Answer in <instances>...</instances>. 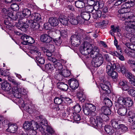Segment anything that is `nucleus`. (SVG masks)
Wrapping results in <instances>:
<instances>
[{
  "instance_id": "f257e3e1",
  "label": "nucleus",
  "mask_w": 135,
  "mask_h": 135,
  "mask_svg": "<svg viewBox=\"0 0 135 135\" xmlns=\"http://www.w3.org/2000/svg\"><path fill=\"white\" fill-rule=\"evenodd\" d=\"M84 49V53L83 52V54H90L91 57H93L92 64L93 66L96 67H99L102 64L104 59L102 55L99 53V50L97 46L93 47L89 43H85Z\"/></svg>"
},
{
  "instance_id": "f03ea898",
  "label": "nucleus",
  "mask_w": 135,
  "mask_h": 135,
  "mask_svg": "<svg viewBox=\"0 0 135 135\" xmlns=\"http://www.w3.org/2000/svg\"><path fill=\"white\" fill-rule=\"evenodd\" d=\"M32 15L33 20H28L26 23L22 21L19 22L18 26L21 30L26 31V28L28 26L33 28L34 30H37L40 27L39 23L42 20L41 15L38 13H34Z\"/></svg>"
},
{
  "instance_id": "7ed1b4c3",
  "label": "nucleus",
  "mask_w": 135,
  "mask_h": 135,
  "mask_svg": "<svg viewBox=\"0 0 135 135\" xmlns=\"http://www.w3.org/2000/svg\"><path fill=\"white\" fill-rule=\"evenodd\" d=\"M122 42L124 44V46L126 48L124 51L125 53L128 56H132L134 52L131 51V50L135 51V45L125 41L124 38H123Z\"/></svg>"
},
{
  "instance_id": "20e7f679",
  "label": "nucleus",
  "mask_w": 135,
  "mask_h": 135,
  "mask_svg": "<svg viewBox=\"0 0 135 135\" xmlns=\"http://www.w3.org/2000/svg\"><path fill=\"white\" fill-rule=\"evenodd\" d=\"M54 68L56 69L55 73V78L59 81L62 80L64 79L62 72V65L60 62H56L54 64Z\"/></svg>"
},
{
  "instance_id": "39448f33",
  "label": "nucleus",
  "mask_w": 135,
  "mask_h": 135,
  "mask_svg": "<svg viewBox=\"0 0 135 135\" xmlns=\"http://www.w3.org/2000/svg\"><path fill=\"white\" fill-rule=\"evenodd\" d=\"M103 121V119L100 117L97 116L95 118L92 117H90L89 122L90 124L93 126L100 127L102 126Z\"/></svg>"
},
{
  "instance_id": "423d86ee",
  "label": "nucleus",
  "mask_w": 135,
  "mask_h": 135,
  "mask_svg": "<svg viewBox=\"0 0 135 135\" xmlns=\"http://www.w3.org/2000/svg\"><path fill=\"white\" fill-rule=\"evenodd\" d=\"M72 45L74 46H78L80 44L83 40L81 36L76 34L72 36L70 39Z\"/></svg>"
},
{
  "instance_id": "0eeeda50",
  "label": "nucleus",
  "mask_w": 135,
  "mask_h": 135,
  "mask_svg": "<svg viewBox=\"0 0 135 135\" xmlns=\"http://www.w3.org/2000/svg\"><path fill=\"white\" fill-rule=\"evenodd\" d=\"M68 82L70 86L73 90L77 89L79 86L78 81L75 78H71L68 80Z\"/></svg>"
},
{
  "instance_id": "6e6552de",
  "label": "nucleus",
  "mask_w": 135,
  "mask_h": 135,
  "mask_svg": "<svg viewBox=\"0 0 135 135\" xmlns=\"http://www.w3.org/2000/svg\"><path fill=\"white\" fill-rule=\"evenodd\" d=\"M40 40L42 42L49 43L52 41V38L50 36L47 34H43L40 36Z\"/></svg>"
},
{
  "instance_id": "1a4fd4ad",
  "label": "nucleus",
  "mask_w": 135,
  "mask_h": 135,
  "mask_svg": "<svg viewBox=\"0 0 135 135\" xmlns=\"http://www.w3.org/2000/svg\"><path fill=\"white\" fill-rule=\"evenodd\" d=\"M115 64L109 62H108L106 66V73L108 74H110L111 72L114 71L115 70Z\"/></svg>"
},
{
  "instance_id": "9d476101",
  "label": "nucleus",
  "mask_w": 135,
  "mask_h": 135,
  "mask_svg": "<svg viewBox=\"0 0 135 135\" xmlns=\"http://www.w3.org/2000/svg\"><path fill=\"white\" fill-rule=\"evenodd\" d=\"M45 52H46V54L47 56L48 57V59L52 62L54 64L55 62H60L59 60H57L56 58L54 57L52 55V53L49 51L47 50H45L44 51Z\"/></svg>"
},
{
  "instance_id": "9b49d317",
  "label": "nucleus",
  "mask_w": 135,
  "mask_h": 135,
  "mask_svg": "<svg viewBox=\"0 0 135 135\" xmlns=\"http://www.w3.org/2000/svg\"><path fill=\"white\" fill-rule=\"evenodd\" d=\"M118 85L119 86H122L124 91H127L129 89V86L127 84V82L124 79H121L119 80Z\"/></svg>"
},
{
  "instance_id": "f8f14e48",
  "label": "nucleus",
  "mask_w": 135,
  "mask_h": 135,
  "mask_svg": "<svg viewBox=\"0 0 135 135\" xmlns=\"http://www.w3.org/2000/svg\"><path fill=\"white\" fill-rule=\"evenodd\" d=\"M83 90L79 91L77 93V97L78 99L81 102H84L86 99V97L83 92Z\"/></svg>"
},
{
  "instance_id": "ddd939ff",
  "label": "nucleus",
  "mask_w": 135,
  "mask_h": 135,
  "mask_svg": "<svg viewBox=\"0 0 135 135\" xmlns=\"http://www.w3.org/2000/svg\"><path fill=\"white\" fill-rule=\"evenodd\" d=\"M23 128L25 130L30 131L31 132L33 129V127L32 126V123L31 122L25 121L23 124Z\"/></svg>"
},
{
  "instance_id": "4468645a",
  "label": "nucleus",
  "mask_w": 135,
  "mask_h": 135,
  "mask_svg": "<svg viewBox=\"0 0 135 135\" xmlns=\"http://www.w3.org/2000/svg\"><path fill=\"white\" fill-rule=\"evenodd\" d=\"M59 18L60 22L63 25L68 26L69 23V21L67 17L65 16H61Z\"/></svg>"
},
{
  "instance_id": "2eb2a0df",
  "label": "nucleus",
  "mask_w": 135,
  "mask_h": 135,
  "mask_svg": "<svg viewBox=\"0 0 135 135\" xmlns=\"http://www.w3.org/2000/svg\"><path fill=\"white\" fill-rule=\"evenodd\" d=\"M49 22L51 25L54 27L57 26L59 23L58 20L56 18L53 17L49 18Z\"/></svg>"
},
{
  "instance_id": "dca6fc26",
  "label": "nucleus",
  "mask_w": 135,
  "mask_h": 135,
  "mask_svg": "<svg viewBox=\"0 0 135 135\" xmlns=\"http://www.w3.org/2000/svg\"><path fill=\"white\" fill-rule=\"evenodd\" d=\"M12 93L14 97L17 98H20L21 94L20 91L18 90V88L17 87H13L12 89Z\"/></svg>"
},
{
  "instance_id": "f3484780",
  "label": "nucleus",
  "mask_w": 135,
  "mask_h": 135,
  "mask_svg": "<svg viewBox=\"0 0 135 135\" xmlns=\"http://www.w3.org/2000/svg\"><path fill=\"white\" fill-rule=\"evenodd\" d=\"M1 88L4 90L9 91L11 90V87L10 84L6 81H4L1 84Z\"/></svg>"
},
{
  "instance_id": "a211bd4d",
  "label": "nucleus",
  "mask_w": 135,
  "mask_h": 135,
  "mask_svg": "<svg viewBox=\"0 0 135 135\" xmlns=\"http://www.w3.org/2000/svg\"><path fill=\"white\" fill-rule=\"evenodd\" d=\"M17 127L16 124H13L12 123H10L8 124V129L11 133L15 132L17 130Z\"/></svg>"
},
{
  "instance_id": "6ab92c4d",
  "label": "nucleus",
  "mask_w": 135,
  "mask_h": 135,
  "mask_svg": "<svg viewBox=\"0 0 135 135\" xmlns=\"http://www.w3.org/2000/svg\"><path fill=\"white\" fill-rule=\"evenodd\" d=\"M127 112V108L125 107H122L119 108L117 113L120 115L122 116L125 115Z\"/></svg>"
},
{
  "instance_id": "aec40b11",
  "label": "nucleus",
  "mask_w": 135,
  "mask_h": 135,
  "mask_svg": "<svg viewBox=\"0 0 135 135\" xmlns=\"http://www.w3.org/2000/svg\"><path fill=\"white\" fill-rule=\"evenodd\" d=\"M104 129L107 133L109 134H112L114 132L113 127L109 125L105 126L104 127Z\"/></svg>"
},
{
  "instance_id": "412c9836",
  "label": "nucleus",
  "mask_w": 135,
  "mask_h": 135,
  "mask_svg": "<svg viewBox=\"0 0 135 135\" xmlns=\"http://www.w3.org/2000/svg\"><path fill=\"white\" fill-rule=\"evenodd\" d=\"M101 110L104 114L110 115L111 113V111L109 107L103 106L101 108Z\"/></svg>"
},
{
  "instance_id": "4be33fe9",
  "label": "nucleus",
  "mask_w": 135,
  "mask_h": 135,
  "mask_svg": "<svg viewBox=\"0 0 135 135\" xmlns=\"http://www.w3.org/2000/svg\"><path fill=\"white\" fill-rule=\"evenodd\" d=\"M81 17L84 20H89L90 17V13L87 12H83L81 14Z\"/></svg>"
},
{
  "instance_id": "5701e85b",
  "label": "nucleus",
  "mask_w": 135,
  "mask_h": 135,
  "mask_svg": "<svg viewBox=\"0 0 135 135\" xmlns=\"http://www.w3.org/2000/svg\"><path fill=\"white\" fill-rule=\"evenodd\" d=\"M100 86L102 89L105 91V93H110L111 92L109 88L107 85L102 83L100 84Z\"/></svg>"
},
{
  "instance_id": "b1692460",
  "label": "nucleus",
  "mask_w": 135,
  "mask_h": 135,
  "mask_svg": "<svg viewBox=\"0 0 135 135\" xmlns=\"http://www.w3.org/2000/svg\"><path fill=\"white\" fill-rule=\"evenodd\" d=\"M102 16V12L100 10H95V12L92 13V16L94 19H97L100 18Z\"/></svg>"
},
{
  "instance_id": "393cba45",
  "label": "nucleus",
  "mask_w": 135,
  "mask_h": 135,
  "mask_svg": "<svg viewBox=\"0 0 135 135\" xmlns=\"http://www.w3.org/2000/svg\"><path fill=\"white\" fill-rule=\"evenodd\" d=\"M123 3V4L121 6V8L124 9H127L129 11L130 10V8L132 7L128 1L125 3L124 2Z\"/></svg>"
},
{
  "instance_id": "a878e982",
  "label": "nucleus",
  "mask_w": 135,
  "mask_h": 135,
  "mask_svg": "<svg viewBox=\"0 0 135 135\" xmlns=\"http://www.w3.org/2000/svg\"><path fill=\"white\" fill-rule=\"evenodd\" d=\"M83 38L84 39V43L83 44V52L84 51V46L85 44V43H89L88 42H87V41H85L86 40H88L89 39H90V38L89 35H88V33L86 34H84L83 35ZM91 45V44H90ZM92 46L94 47V46H93V45H91Z\"/></svg>"
},
{
  "instance_id": "bb28decb",
  "label": "nucleus",
  "mask_w": 135,
  "mask_h": 135,
  "mask_svg": "<svg viewBox=\"0 0 135 135\" xmlns=\"http://www.w3.org/2000/svg\"><path fill=\"white\" fill-rule=\"evenodd\" d=\"M128 117L129 118V120H131L132 122H135V114L132 111H129L128 114Z\"/></svg>"
},
{
  "instance_id": "cd10ccee",
  "label": "nucleus",
  "mask_w": 135,
  "mask_h": 135,
  "mask_svg": "<svg viewBox=\"0 0 135 135\" xmlns=\"http://www.w3.org/2000/svg\"><path fill=\"white\" fill-rule=\"evenodd\" d=\"M111 123L113 128L115 129H119L120 124L117 120L113 119L111 120Z\"/></svg>"
},
{
  "instance_id": "c85d7f7f",
  "label": "nucleus",
  "mask_w": 135,
  "mask_h": 135,
  "mask_svg": "<svg viewBox=\"0 0 135 135\" xmlns=\"http://www.w3.org/2000/svg\"><path fill=\"white\" fill-rule=\"evenodd\" d=\"M59 88L63 91H66L68 89V85L63 82H61L58 86Z\"/></svg>"
},
{
  "instance_id": "c756f323",
  "label": "nucleus",
  "mask_w": 135,
  "mask_h": 135,
  "mask_svg": "<svg viewBox=\"0 0 135 135\" xmlns=\"http://www.w3.org/2000/svg\"><path fill=\"white\" fill-rule=\"evenodd\" d=\"M61 35L63 38H65L67 37L68 30L66 28H62L60 31Z\"/></svg>"
},
{
  "instance_id": "7c9ffc66",
  "label": "nucleus",
  "mask_w": 135,
  "mask_h": 135,
  "mask_svg": "<svg viewBox=\"0 0 135 135\" xmlns=\"http://www.w3.org/2000/svg\"><path fill=\"white\" fill-rule=\"evenodd\" d=\"M125 76L128 78L130 79H134L133 84L134 86H135V81H134V76L132 73L128 71L125 74Z\"/></svg>"
},
{
  "instance_id": "2f4dec72",
  "label": "nucleus",
  "mask_w": 135,
  "mask_h": 135,
  "mask_svg": "<svg viewBox=\"0 0 135 135\" xmlns=\"http://www.w3.org/2000/svg\"><path fill=\"white\" fill-rule=\"evenodd\" d=\"M62 97H63V95H60V98L55 97L54 99L55 103L57 104H61L62 102H63V98H62Z\"/></svg>"
},
{
  "instance_id": "473e14b6",
  "label": "nucleus",
  "mask_w": 135,
  "mask_h": 135,
  "mask_svg": "<svg viewBox=\"0 0 135 135\" xmlns=\"http://www.w3.org/2000/svg\"><path fill=\"white\" fill-rule=\"evenodd\" d=\"M126 100L125 105L126 106L129 107H131L133 105V102L130 98H126Z\"/></svg>"
},
{
  "instance_id": "72a5a7b5",
  "label": "nucleus",
  "mask_w": 135,
  "mask_h": 135,
  "mask_svg": "<svg viewBox=\"0 0 135 135\" xmlns=\"http://www.w3.org/2000/svg\"><path fill=\"white\" fill-rule=\"evenodd\" d=\"M75 6L78 8H82L85 6V3L83 2L77 1L75 2Z\"/></svg>"
},
{
  "instance_id": "f704fd0d",
  "label": "nucleus",
  "mask_w": 135,
  "mask_h": 135,
  "mask_svg": "<svg viewBox=\"0 0 135 135\" xmlns=\"http://www.w3.org/2000/svg\"><path fill=\"white\" fill-rule=\"evenodd\" d=\"M29 36L25 34L21 37V38L23 41L21 42L22 44L23 45H27V40H28Z\"/></svg>"
},
{
  "instance_id": "c9c22d12",
  "label": "nucleus",
  "mask_w": 135,
  "mask_h": 135,
  "mask_svg": "<svg viewBox=\"0 0 135 135\" xmlns=\"http://www.w3.org/2000/svg\"><path fill=\"white\" fill-rule=\"evenodd\" d=\"M119 130L121 131L122 133H125L128 130L127 127L123 124L119 125Z\"/></svg>"
},
{
  "instance_id": "e433bc0d",
  "label": "nucleus",
  "mask_w": 135,
  "mask_h": 135,
  "mask_svg": "<svg viewBox=\"0 0 135 135\" xmlns=\"http://www.w3.org/2000/svg\"><path fill=\"white\" fill-rule=\"evenodd\" d=\"M53 66V65H52L50 64H48L45 65V68L46 70L49 72H51L54 69Z\"/></svg>"
},
{
  "instance_id": "4c0bfd02",
  "label": "nucleus",
  "mask_w": 135,
  "mask_h": 135,
  "mask_svg": "<svg viewBox=\"0 0 135 135\" xmlns=\"http://www.w3.org/2000/svg\"><path fill=\"white\" fill-rule=\"evenodd\" d=\"M126 100V98L120 97L119 98L118 100V103L121 105H125Z\"/></svg>"
},
{
  "instance_id": "58836bf2",
  "label": "nucleus",
  "mask_w": 135,
  "mask_h": 135,
  "mask_svg": "<svg viewBox=\"0 0 135 135\" xmlns=\"http://www.w3.org/2000/svg\"><path fill=\"white\" fill-rule=\"evenodd\" d=\"M113 54L114 55L117 57L120 60L123 61L125 60V58L124 56L120 54L116 51H114Z\"/></svg>"
},
{
  "instance_id": "ea45409f",
  "label": "nucleus",
  "mask_w": 135,
  "mask_h": 135,
  "mask_svg": "<svg viewBox=\"0 0 135 135\" xmlns=\"http://www.w3.org/2000/svg\"><path fill=\"white\" fill-rule=\"evenodd\" d=\"M62 72L64 78V77H68L70 76L71 74L70 71L67 69H64L62 71Z\"/></svg>"
},
{
  "instance_id": "a19ab883",
  "label": "nucleus",
  "mask_w": 135,
  "mask_h": 135,
  "mask_svg": "<svg viewBox=\"0 0 135 135\" xmlns=\"http://www.w3.org/2000/svg\"><path fill=\"white\" fill-rule=\"evenodd\" d=\"M81 109L80 106L78 104H76L73 107V110L75 113H79Z\"/></svg>"
},
{
  "instance_id": "79ce46f5",
  "label": "nucleus",
  "mask_w": 135,
  "mask_h": 135,
  "mask_svg": "<svg viewBox=\"0 0 135 135\" xmlns=\"http://www.w3.org/2000/svg\"><path fill=\"white\" fill-rule=\"evenodd\" d=\"M104 102L105 104L108 107H111L112 105V102L108 98L104 99Z\"/></svg>"
},
{
  "instance_id": "37998d69",
  "label": "nucleus",
  "mask_w": 135,
  "mask_h": 135,
  "mask_svg": "<svg viewBox=\"0 0 135 135\" xmlns=\"http://www.w3.org/2000/svg\"><path fill=\"white\" fill-rule=\"evenodd\" d=\"M73 118L75 121H79L81 119L80 115L76 113H73Z\"/></svg>"
},
{
  "instance_id": "c03bdc74",
  "label": "nucleus",
  "mask_w": 135,
  "mask_h": 135,
  "mask_svg": "<svg viewBox=\"0 0 135 135\" xmlns=\"http://www.w3.org/2000/svg\"><path fill=\"white\" fill-rule=\"evenodd\" d=\"M46 131L49 133L51 135H53L55 133V131L54 129L50 126L46 127Z\"/></svg>"
},
{
  "instance_id": "a18cd8bd",
  "label": "nucleus",
  "mask_w": 135,
  "mask_h": 135,
  "mask_svg": "<svg viewBox=\"0 0 135 135\" xmlns=\"http://www.w3.org/2000/svg\"><path fill=\"white\" fill-rule=\"evenodd\" d=\"M23 14L25 16V17H27L30 16L31 13L30 10L27 8L23 9L22 11Z\"/></svg>"
},
{
  "instance_id": "49530a36",
  "label": "nucleus",
  "mask_w": 135,
  "mask_h": 135,
  "mask_svg": "<svg viewBox=\"0 0 135 135\" xmlns=\"http://www.w3.org/2000/svg\"><path fill=\"white\" fill-rule=\"evenodd\" d=\"M10 73L8 71H3L2 69H0V74L4 76H8L10 75Z\"/></svg>"
},
{
  "instance_id": "de8ad7c7",
  "label": "nucleus",
  "mask_w": 135,
  "mask_h": 135,
  "mask_svg": "<svg viewBox=\"0 0 135 135\" xmlns=\"http://www.w3.org/2000/svg\"><path fill=\"white\" fill-rule=\"evenodd\" d=\"M79 22L77 19L73 17L71 18L69 21V22L74 25H77L78 23Z\"/></svg>"
},
{
  "instance_id": "09e8293b",
  "label": "nucleus",
  "mask_w": 135,
  "mask_h": 135,
  "mask_svg": "<svg viewBox=\"0 0 135 135\" xmlns=\"http://www.w3.org/2000/svg\"><path fill=\"white\" fill-rule=\"evenodd\" d=\"M62 98H63V101L67 103L68 104H70L73 103V101L71 99L65 97L63 95Z\"/></svg>"
},
{
  "instance_id": "8fccbe9b",
  "label": "nucleus",
  "mask_w": 135,
  "mask_h": 135,
  "mask_svg": "<svg viewBox=\"0 0 135 135\" xmlns=\"http://www.w3.org/2000/svg\"><path fill=\"white\" fill-rule=\"evenodd\" d=\"M95 7L92 6H87L85 7V9L86 11V12H87L90 13L92 12L93 11L94 8Z\"/></svg>"
},
{
  "instance_id": "3c124183",
  "label": "nucleus",
  "mask_w": 135,
  "mask_h": 135,
  "mask_svg": "<svg viewBox=\"0 0 135 135\" xmlns=\"http://www.w3.org/2000/svg\"><path fill=\"white\" fill-rule=\"evenodd\" d=\"M31 53L34 55H35V57L39 56L41 55L40 52L38 50H31Z\"/></svg>"
},
{
  "instance_id": "603ef678",
  "label": "nucleus",
  "mask_w": 135,
  "mask_h": 135,
  "mask_svg": "<svg viewBox=\"0 0 135 135\" xmlns=\"http://www.w3.org/2000/svg\"><path fill=\"white\" fill-rule=\"evenodd\" d=\"M127 62L130 66L134 68L133 70L135 72V61L131 60H128Z\"/></svg>"
},
{
  "instance_id": "864d4df0",
  "label": "nucleus",
  "mask_w": 135,
  "mask_h": 135,
  "mask_svg": "<svg viewBox=\"0 0 135 135\" xmlns=\"http://www.w3.org/2000/svg\"><path fill=\"white\" fill-rule=\"evenodd\" d=\"M103 5L104 4L102 2L97 1L96 2V3L94 5V7H95L97 6L98 7V9H99L102 8L103 7Z\"/></svg>"
},
{
  "instance_id": "5fc2aeb1",
  "label": "nucleus",
  "mask_w": 135,
  "mask_h": 135,
  "mask_svg": "<svg viewBox=\"0 0 135 135\" xmlns=\"http://www.w3.org/2000/svg\"><path fill=\"white\" fill-rule=\"evenodd\" d=\"M36 60L37 62L40 64H44L45 62V60L44 58L39 56L37 57Z\"/></svg>"
},
{
  "instance_id": "6e6d98bb",
  "label": "nucleus",
  "mask_w": 135,
  "mask_h": 135,
  "mask_svg": "<svg viewBox=\"0 0 135 135\" xmlns=\"http://www.w3.org/2000/svg\"><path fill=\"white\" fill-rule=\"evenodd\" d=\"M83 112L86 115H90V113L91 110L88 106L85 107L83 109Z\"/></svg>"
},
{
  "instance_id": "4d7b16f0",
  "label": "nucleus",
  "mask_w": 135,
  "mask_h": 135,
  "mask_svg": "<svg viewBox=\"0 0 135 135\" xmlns=\"http://www.w3.org/2000/svg\"><path fill=\"white\" fill-rule=\"evenodd\" d=\"M34 126L35 127H33V129L32 131V132L33 134H31L30 135H36V133L35 130L37 129L39 127V125L36 122L35 123Z\"/></svg>"
},
{
  "instance_id": "13d9d810",
  "label": "nucleus",
  "mask_w": 135,
  "mask_h": 135,
  "mask_svg": "<svg viewBox=\"0 0 135 135\" xmlns=\"http://www.w3.org/2000/svg\"><path fill=\"white\" fill-rule=\"evenodd\" d=\"M128 71V70L126 66L123 65H122L121 66V72L123 74H125Z\"/></svg>"
},
{
  "instance_id": "bf43d9fd",
  "label": "nucleus",
  "mask_w": 135,
  "mask_h": 135,
  "mask_svg": "<svg viewBox=\"0 0 135 135\" xmlns=\"http://www.w3.org/2000/svg\"><path fill=\"white\" fill-rule=\"evenodd\" d=\"M108 75L109 76H110L113 79H116L118 76V74L115 71L111 72L110 74Z\"/></svg>"
},
{
  "instance_id": "052dcab7",
  "label": "nucleus",
  "mask_w": 135,
  "mask_h": 135,
  "mask_svg": "<svg viewBox=\"0 0 135 135\" xmlns=\"http://www.w3.org/2000/svg\"><path fill=\"white\" fill-rule=\"evenodd\" d=\"M111 28L114 33L119 32L120 31V30L119 29V26H114V25H112L111 26Z\"/></svg>"
},
{
  "instance_id": "680f3d73",
  "label": "nucleus",
  "mask_w": 135,
  "mask_h": 135,
  "mask_svg": "<svg viewBox=\"0 0 135 135\" xmlns=\"http://www.w3.org/2000/svg\"><path fill=\"white\" fill-rule=\"evenodd\" d=\"M11 8L14 11H17L19 9L18 5L14 3L12 4L11 6Z\"/></svg>"
},
{
  "instance_id": "e2e57ef3",
  "label": "nucleus",
  "mask_w": 135,
  "mask_h": 135,
  "mask_svg": "<svg viewBox=\"0 0 135 135\" xmlns=\"http://www.w3.org/2000/svg\"><path fill=\"white\" fill-rule=\"evenodd\" d=\"M85 2L90 6H92L96 3L95 1L94 0H86Z\"/></svg>"
},
{
  "instance_id": "0e129e2a",
  "label": "nucleus",
  "mask_w": 135,
  "mask_h": 135,
  "mask_svg": "<svg viewBox=\"0 0 135 135\" xmlns=\"http://www.w3.org/2000/svg\"><path fill=\"white\" fill-rule=\"evenodd\" d=\"M17 18L19 19V20H21L25 17V16L23 14V12H18L17 13Z\"/></svg>"
},
{
  "instance_id": "69168bd1",
  "label": "nucleus",
  "mask_w": 135,
  "mask_h": 135,
  "mask_svg": "<svg viewBox=\"0 0 135 135\" xmlns=\"http://www.w3.org/2000/svg\"><path fill=\"white\" fill-rule=\"evenodd\" d=\"M129 95L133 97H135V90L133 89H131L128 91Z\"/></svg>"
},
{
  "instance_id": "338daca9",
  "label": "nucleus",
  "mask_w": 135,
  "mask_h": 135,
  "mask_svg": "<svg viewBox=\"0 0 135 135\" xmlns=\"http://www.w3.org/2000/svg\"><path fill=\"white\" fill-rule=\"evenodd\" d=\"M104 58L108 62H110L111 59L109 55L108 54H105L104 55Z\"/></svg>"
},
{
  "instance_id": "774afa93",
  "label": "nucleus",
  "mask_w": 135,
  "mask_h": 135,
  "mask_svg": "<svg viewBox=\"0 0 135 135\" xmlns=\"http://www.w3.org/2000/svg\"><path fill=\"white\" fill-rule=\"evenodd\" d=\"M127 18V20H129V22H135V15L128 16Z\"/></svg>"
}]
</instances>
